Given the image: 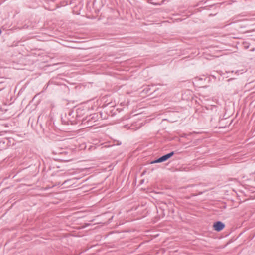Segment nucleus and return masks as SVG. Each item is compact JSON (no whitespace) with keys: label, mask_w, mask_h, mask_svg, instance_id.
<instances>
[{"label":"nucleus","mask_w":255,"mask_h":255,"mask_svg":"<svg viewBox=\"0 0 255 255\" xmlns=\"http://www.w3.org/2000/svg\"><path fill=\"white\" fill-rule=\"evenodd\" d=\"M174 154V152L173 151L171 152L170 153L167 154L166 155H164L161 157L159 158L158 159L153 161L151 162V164L156 163H160L164 161H166L169 158L171 157Z\"/></svg>","instance_id":"obj_2"},{"label":"nucleus","mask_w":255,"mask_h":255,"mask_svg":"<svg viewBox=\"0 0 255 255\" xmlns=\"http://www.w3.org/2000/svg\"><path fill=\"white\" fill-rule=\"evenodd\" d=\"M254 181H255V178H254Z\"/></svg>","instance_id":"obj_6"},{"label":"nucleus","mask_w":255,"mask_h":255,"mask_svg":"<svg viewBox=\"0 0 255 255\" xmlns=\"http://www.w3.org/2000/svg\"><path fill=\"white\" fill-rule=\"evenodd\" d=\"M73 113H74L73 112H69L68 113V117L71 116ZM68 118L69 120V122L71 124H74V123H75L76 122L75 121V120L71 119L70 117H68Z\"/></svg>","instance_id":"obj_4"},{"label":"nucleus","mask_w":255,"mask_h":255,"mask_svg":"<svg viewBox=\"0 0 255 255\" xmlns=\"http://www.w3.org/2000/svg\"><path fill=\"white\" fill-rule=\"evenodd\" d=\"M148 89H149L148 88V89H144V90H146V91H148Z\"/></svg>","instance_id":"obj_5"},{"label":"nucleus","mask_w":255,"mask_h":255,"mask_svg":"<svg viewBox=\"0 0 255 255\" xmlns=\"http://www.w3.org/2000/svg\"><path fill=\"white\" fill-rule=\"evenodd\" d=\"M86 112V110L85 109L81 108H77L76 114V119L78 121H81L83 124L87 125L89 127H92L94 125L93 123L96 122V120L94 119L97 115L95 114L85 118L84 116Z\"/></svg>","instance_id":"obj_1"},{"label":"nucleus","mask_w":255,"mask_h":255,"mask_svg":"<svg viewBox=\"0 0 255 255\" xmlns=\"http://www.w3.org/2000/svg\"><path fill=\"white\" fill-rule=\"evenodd\" d=\"M214 229L217 231H220L224 229L225 225L221 221H217L213 225Z\"/></svg>","instance_id":"obj_3"}]
</instances>
